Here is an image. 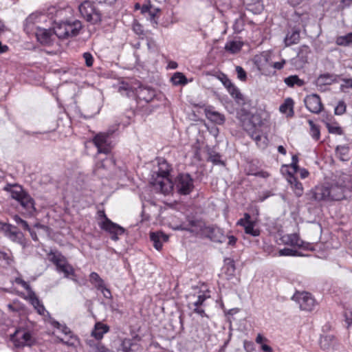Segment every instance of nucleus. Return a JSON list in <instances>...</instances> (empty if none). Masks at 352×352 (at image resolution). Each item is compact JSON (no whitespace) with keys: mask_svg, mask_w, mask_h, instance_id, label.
Segmentation results:
<instances>
[{"mask_svg":"<svg viewBox=\"0 0 352 352\" xmlns=\"http://www.w3.org/2000/svg\"><path fill=\"white\" fill-rule=\"evenodd\" d=\"M3 190L10 194L11 198L16 200L20 205L21 212L28 216L32 217L36 212L35 201L30 195L17 184H7Z\"/></svg>","mask_w":352,"mask_h":352,"instance_id":"f257e3e1","label":"nucleus"},{"mask_svg":"<svg viewBox=\"0 0 352 352\" xmlns=\"http://www.w3.org/2000/svg\"><path fill=\"white\" fill-rule=\"evenodd\" d=\"M170 170V166L165 160H160L158 170L155 171L157 177L152 179L151 184L164 195L170 193L173 188V182L168 178Z\"/></svg>","mask_w":352,"mask_h":352,"instance_id":"f03ea898","label":"nucleus"},{"mask_svg":"<svg viewBox=\"0 0 352 352\" xmlns=\"http://www.w3.org/2000/svg\"><path fill=\"white\" fill-rule=\"evenodd\" d=\"M243 129L249 134H253L262 125L261 117L257 113H251L245 107H242L237 113Z\"/></svg>","mask_w":352,"mask_h":352,"instance_id":"7ed1b4c3","label":"nucleus"},{"mask_svg":"<svg viewBox=\"0 0 352 352\" xmlns=\"http://www.w3.org/2000/svg\"><path fill=\"white\" fill-rule=\"evenodd\" d=\"M47 256L49 261L55 265L56 270L64 274L65 278H69V276H75L74 267L60 252L51 250L47 253Z\"/></svg>","mask_w":352,"mask_h":352,"instance_id":"20e7f679","label":"nucleus"},{"mask_svg":"<svg viewBox=\"0 0 352 352\" xmlns=\"http://www.w3.org/2000/svg\"><path fill=\"white\" fill-rule=\"evenodd\" d=\"M80 16L91 24H97L102 21V14L93 1L85 0L78 6Z\"/></svg>","mask_w":352,"mask_h":352,"instance_id":"39448f33","label":"nucleus"},{"mask_svg":"<svg viewBox=\"0 0 352 352\" xmlns=\"http://www.w3.org/2000/svg\"><path fill=\"white\" fill-rule=\"evenodd\" d=\"M98 215L100 218L104 219V220L100 224L101 229L108 232L111 235V239L113 241H118L119 239L118 236L123 234L125 232V229L118 224L111 221L107 217L104 211H98Z\"/></svg>","mask_w":352,"mask_h":352,"instance_id":"423d86ee","label":"nucleus"},{"mask_svg":"<svg viewBox=\"0 0 352 352\" xmlns=\"http://www.w3.org/2000/svg\"><path fill=\"white\" fill-rule=\"evenodd\" d=\"M173 186L180 195H189L194 188L193 179L189 174L181 173L177 176Z\"/></svg>","mask_w":352,"mask_h":352,"instance_id":"0eeeda50","label":"nucleus"},{"mask_svg":"<svg viewBox=\"0 0 352 352\" xmlns=\"http://www.w3.org/2000/svg\"><path fill=\"white\" fill-rule=\"evenodd\" d=\"M292 299L296 301L299 305L300 309L303 311H311L316 306V300L309 292H296Z\"/></svg>","mask_w":352,"mask_h":352,"instance_id":"6e6552de","label":"nucleus"},{"mask_svg":"<svg viewBox=\"0 0 352 352\" xmlns=\"http://www.w3.org/2000/svg\"><path fill=\"white\" fill-rule=\"evenodd\" d=\"M115 168V160L110 157H106L104 159H101L96 164V168L94 169V173L102 177H111V174L110 171Z\"/></svg>","mask_w":352,"mask_h":352,"instance_id":"1a4fd4ad","label":"nucleus"},{"mask_svg":"<svg viewBox=\"0 0 352 352\" xmlns=\"http://www.w3.org/2000/svg\"><path fill=\"white\" fill-rule=\"evenodd\" d=\"M352 185L335 184L331 185L329 188V201H340L346 198V193L351 191Z\"/></svg>","mask_w":352,"mask_h":352,"instance_id":"9d476101","label":"nucleus"},{"mask_svg":"<svg viewBox=\"0 0 352 352\" xmlns=\"http://www.w3.org/2000/svg\"><path fill=\"white\" fill-rule=\"evenodd\" d=\"M306 108L311 113L318 114L322 111L323 105L318 94H313L307 96L304 99Z\"/></svg>","mask_w":352,"mask_h":352,"instance_id":"9b49d317","label":"nucleus"},{"mask_svg":"<svg viewBox=\"0 0 352 352\" xmlns=\"http://www.w3.org/2000/svg\"><path fill=\"white\" fill-rule=\"evenodd\" d=\"M1 229L10 240L21 245H24L25 239L23 234L16 226L10 223H4Z\"/></svg>","mask_w":352,"mask_h":352,"instance_id":"f8f14e48","label":"nucleus"},{"mask_svg":"<svg viewBox=\"0 0 352 352\" xmlns=\"http://www.w3.org/2000/svg\"><path fill=\"white\" fill-rule=\"evenodd\" d=\"M11 340L16 346L20 347L25 345L30 346L33 343L32 335L28 331H16L11 336Z\"/></svg>","mask_w":352,"mask_h":352,"instance_id":"ddd939ff","label":"nucleus"},{"mask_svg":"<svg viewBox=\"0 0 352 352\" xmlns=\"http://www.w3.org/2000/svg\"><path fill=\"white\" fill-rule=\"evenodd\" d=\"M109 136L105 133L97 134L94 138V143L98 148V153L108 154L111 152V148L108 143Z\"/></svg>","mask_w":352,"mask_h":352,"instance_id":"4468645a","label":"nucleus"},{"mask_svg":"<svg viewBox=\"0 0 352 352\" xmlns=\"http://www.w3.org/2000/svg\"><path fill=\"white\" fill-rule=\"evenodd\" d=\"M309 199L314 201H329V188L328 186H318L311 190Z\"/></svg>","mask_w":352,"mask_h":352,"instance_id":"2eb2a0df","label":"nucleus"},{"mask_svg":"<svg viewBox=\"0 0 352 352\" xmlns=\"http://www.w3.org/2000/svg\"><path fill=\"white\" fill-rule=\"evenodd\" d=\"M206 232L207 237L213 242L223 243L226 241V236L223 230L217 226H208L206 228Z\"/></svg>","mask_w":352,"mask_h":352,"instance_id":"dca6fc26","label":"nucleus"},{"mask_svg":"<svg viewBox=\"0 0 352 352\" xmlns=\"http://www.w3.org/2000/svg\"><path fill=\"white\" fill-rule=\"evenodd\" d=\"M118 352H141L140 345L129 338L122 340L117 349Z\"/></svg>","mask_w":352,"mask_h":352,"instance_id":"f3484780","label":"nucleus"},{"mask_svg":"<svg viewBox=\"0 0 352 352\" xmlns=\"http://www.w3.org/2000/svg\"><path fill=\"white\" fill-rule=\"evenodd\" d=\"M66 27V33L67 37H74L79 34L80 30L82 28V23L79 20H74V21H65Z\"/></svg>","mask_w":352,"mask_h":352,"instance_id":"a211bd4d","label":"nucleus"},{"mask_svg":"<svg viewBox=\"0 0 352 352\" xmlns=\"http://www.w3.org/2000/svg\"><path fill=\"white\" fill-rule=\"evenodd\" d=\"M206 118L211 122L217 124H223L225 122V116L214 110L212 107H208L204 110Z\"/></svg>","mask_w":352,"mask_h":352,"instance_id":"6ab92c4d","label":"nucleus"},{"mask_svg":"<svg viewBox=\"0 0 352 352\" xmlns=\"http://www.w3.org/2000/svg\"><path fill=\"white\" fill-rule=\"evenodd\" d=\"M35 34L37 40L41 44L49 45L52 43L53 32L51 30L38 28Z\"/></svg>","mask_w":352,"mask_h":352,"instance_id":"aec40b11","label":"nucleus"},{"mask_svg":"<svg viewBox=\"0 0 352 352\" xmlns=\"http://www.w3.org/2000/svg\"><path fill=\"white\" fill-rule=\"evenodd\" d=\"M25 299L29 300L40 315H44L45 309L33 290L28 293V296Z\"/></svg>","mask_w":352,"mask_h":352,"instance_id":"412c9836","label":"nucleus"},{"mask_svg":"<svg viewBox=\"0 0 352 352\" xmlns=\"http://www.w3.org/2000/svg\"><path fill=\"white\" fill-rule=\"evenodd\" d=\"M141 12L142 14L148 13L150 17V21L152 23L157 25V13L160 12V9L156 8L148 2L146 4H144L141 8Z\"/></svg>","mask_w":352,"mask_h":352,"instance_id":"4be33fe9","label":"nucleus"},{"mask_svg":"<svg viewBox=\"0 0 352 352\" xmlns=\"http://www.w3.org/2000/svg\"><path fill=\"white\" fill-rule=\"evenodd\" d=\"M151 241L153 243V246L157 250H160L162 248L163 242H166L168 239V236L162 232H151L150 234Z\"/></svg>","mask_w":352,"mask_h":352,"instance_id":"5701e85b","label":"nucleus"},{"mask_svg":"<svg viewBox=\"0 0 352 352\" xmlns=\"http://www.w3.org/2000/svg\"><path fill=\"white\" fill-rule=\"evenodd\" d=\"M137 96L140 100L149 102L155 98V91L150 87H141L137 91Z\"/></svg>","mask_w":352,"mask_h":352,"instance_id":"b1692460","label":"nucleus"},{"mask_svg":"<svg viewBox=\"0 0 352 352\" xmlns=\"http://www.w3.org/2000/svg\"><path fill=\"white\" fill-rule=\"evenodd\" d=\"M232 96V97L236 100V103L239 105H245V98L243 94L240 92L239 89L232 82L230 86L226 88Z\"/></svg>","mask_w":352,"mask_h":352,"instance_id":"393cba45","label":"nucleus"},{"mask_svg":"<svg viewBox=\"0 0 352 352\" xmlns=\"http://www.w3.org/2000/svg\"><path fill=\"white\" fill-rule=\"evenodd\" d=\"M109 330V326L104 324L101 322H97L95 324L94 329L91 332V336H94L97 342L102 338L103 335L108 332Z\"/></svg>","mask_w":352,"mask_h":352,"instance_id":"a878e982","label":"nucleus"},{"mask_svg":"<svg viewBox=\"0 0 352 352\" xmlns=\"http://www.w3.org/2000/svg\"><path fill=\"white\" fill-rule=\"evenodd\" d=\"M287 181L291 184L292 188L294 189L296 196L298 197H301L303 193L302 184L298 182L297 178L291 173H289Z\"/></svg>","mask_w":352,"mask_h":352,"instance_id":"bb28decb","label":"nucleus"},{"mask_svg":"<svg viewBox=\"0 0 352 352\" xmlns=\"http://www.w3.org/2000/svg\"><path fill=\"white\" fill-rule=\"evenodd\" d=\"M246 6L247 10L252 12L253 13H259L263 9V6L261 0H243Z\"/></svg>","mask_w":352,"mask_h":352,"instance_id":"cd10ccee","label":"nucleus"},{"mask_svg":"<svg viewBox=\"0 0 352 352\" xmlns=\"http://www.w3.org/2000/svg\"><path fill=\"white\" fill-rule=\"evenodd\" d=\"M336 81V76L329 73L320 74L316 80L317 86L329 85Z\"/></svg>","mask_w":352,"mask_h":352,"instance_id":"c85d7f7f","label":"nucleus"},{"mask_svg":"<svg viewBox=\"0 0 352 352\" xmlns=\"http://www.w3.org/2000/svg\"><path fill=\"white\" fill-rule=\"evenodd\" d=\"M300 40V30L293 29L292 32H289L286 35L284 42L286 46H290L296 44Z\"/></svg>","mask_w":352,"mask_h":352,"instance_id":"c756f323","label":"nucleus"},{"mask_svg":"<svg viewBox=\"0 0 352 352\" xmlns=\"http://www.w3.org/2000/svg\"><path fill=\"white\" fill-rule=\"evenodd\" d=\"M282 241L284 244L296 247L300 243V237L297 234H286L282 237Z\"/></svg>","mask_w":352,"mask_h":352,"instance_id":"7c9ffc66","label":"nucleus"},{"mask_svg":"<svg viewBox=\"0 0 352 352\" xmlns=\"http://www.w3.org/2000/svg\"><path fill=\"white\" fill-rule=\"evenodd\" d=\"M238 224L244 227L245 232L246 234H250V235H252L253 236H259L260 230H258V229H254V222L253 223H248V222L247 223H243V219H240L238 221Z\"/></svg>","mask_w":352,"mask_h":352,"instance_id":"2f4dec72","label":"nucleus"},{"mask_svg":"<svg viewBox=\"0 0 352 352\" xmlns=\"http://www.w3.org/2000/svg\"><path fill=\"white\" fill-rule=\"evenodd\" d=\"M249 135L256 142V144L261 148H264L267 146V138L261 135V132L259 129L254 132L253 134Z\"/></svg>","mask_w":352,"mask_h":352,"instance_id":"473e14b6","label":"nucleus"},{"mask_svg":"<svg viewBox=\"0 0 352 352\" xmlns=\"http://www.w3.org/2000/svg\"><path fill=\"white\" fill-rule=\"evenodd\" d=\"M284 82L289 87H294L295 85L302 87L305 85V81L300 79L296 75H292L285 78Z\"/></svg>","mask_w":352,"mask_h":352,"instance_id":"72a5a7b5","label":"nucleus"},{"mask_svg":"<svg viewBox=\"0 0 352 352\" xmlns=\"http://www.w3.org/2000/svg\"><path fill=\"white\" fill-rule=\"evenodd\" d=\"M243 46V43L241 41H232L228 42L225 45V50L232 54L239 52Z\"/></svg>","mask_w":352,"mask_h":352,"instance_id":"f704fd0d","label":"nucleus"},{"mask_svg":"<svg viewBox=\"0 0 352 352\" xmlns=\"http://www.w3.org/2000/svg\"><path fill=\"white\" fill-rule=\"evenodd\" d=\"M294 101L292 98H287L284 103L280 106V111L287 113L289 111L288 116H292L294 114L293 110Z\"/></svg>","mask_w":352,"mask_h":352,"instance_id":"c9c22d12","label":"nucleus"},{"mask_svg":"<svg viewBox=\"0 0 352 352\" xmlns=\"http://www.w3.org/2000/svg\"><path fill=\"white\" fill-rule=\"evenodd\" d=\"M335 337L333 335H327L321 338L320 344L322 349L324 350L329 349L331 346L335 344Z\"/></svg>","mask_w":352,"mask_h":352,"instance_id":"e433bc0d","label":"nucleus"},{"mask_svg":"<svg viewBox=\"0 0 352 352\" xmlns=\"http://www.w3.org/2000/svg\"><path fill=\"white\" fill-rule=\"evenodd\" d=\"M201 227V222L197 219H188L187 224L182 229L184 230L193 232L200 229Z\"/></svg>","mask_w":352,"mask_h":352,"instance_id":"4c0bfd02","label":"nucleus"},{"mask_svg":"<svg viewBox=\"0 0 352 352\" xmlns=\"http://www.w3.org/2000/svg\"><path fill=\"white\" fill-rule=\"evenodd\" d=\"M171 81L175 85H184L187 83V78L182 73L176 72L172 76Z\"/></svg>","mask_w":352,"mask_h":352,"instance_id":"58836bf2","label":"nucleus"},{"mask_svg":"<svg viewBox=\"0 0 352 352\" xmlns=\"http://www.w3.org/2000/svg\"><path fill=\"white\" fill-rule=\"evenodd\" d=\"M221 155L215 151H210L208 153V160L212 162L215 165H224L223 162L221 160Z\"/></svg>","mask_w":352,"mask_h":352,"instance_id":"ea45409f","label":"nucleus"},{"mask_svg":"<svg viewBox=\"0 0 352 352\" xmlns=\"http://www.w3.org/2000/svg\"><path fill=\"white\" fill-rule=\"evenodd\" d=\"M65 21L60 23L55 29L54 34L60 38H67Z\"/></svg>","mask_w":352,"mask_h":352,"instance_id":"a19ab883","label":"nucleus"},{"mask_svg":"<svg viewBox=\"0 0 352 352\" xmlns=\"http://www.w3.org/2000/svg\"><path fill=\"white\" fill-rule=\"evenodd\" d=\"M279 256H302L303 254L296 250L285 248L278 252Z\"/></svg>","mask_w":352,"mask_h":352,"instance_id":"79ce46f5","label":"nucleus"},{"mask_svg":"<svg viewBox=\"0 0 352 352\" xmlns=\"http://www.w3.org/2000/svg\"><path fill=\"white\" fill-rule=\"evenodd\" d=\"M36 18V16L31 14L30 15L24 22V30L27 33H30L33 30V26L34 24V20Z\"/></svg>","mask_w":352,"mask_h":352,"instance_id":"37998d69","label":"nucleus"},{"mask_svg":"<svg viewBox=\"0 0 352 352\" xmlns=\"http://www.w3.org/2000/svg\"><path fill=\"white\" fill-rule=\"evenodd\" d=\"M209 298L205 294H200L197 296V300L195 302H190L188 304V307L189 309H192V307H202L204 305L205 300Z\"/></svg>","mask_w":352,"mask_h":352,"instance_id":"c03bdc74","label":"nucleus"},{"mask_svg":"<svg viewBox=\"0 0 352 352\" xmlns=\"http://www.w3.org/2000/svg\"><path fill=\"white\" fill-rule=\"evenodd\" d=\"M308 123L310 126V133L311 137L315 140H318L320 139V135L319 128L314 123L312 120H309Z\"/></svg>","mask_w":352,"mask_h":352,"instance_id":"a18cd8bd","label":"nucleus"},{"mask_svg":"<svg viewBox=\"0 0 352 352\" xmlns=\"http://www.w3.org/2000/svg\"><path fill=\"white\" fill-rule=\"evenodd\" d=\"M336 43L338 45L346 46L351 43L349 34H347L344 36H338L336 38Z\"/></svg>","mask_w":352,"mask_h":352,"instance_id":"49530a36","label":"nucleus"},{"mask_svg":"<svg viewBox=\"0 0 352 352\" xmlns=\"http://www.w3.org/2000/svg\"><path fill=\"white\" fill-rule=\"evenodd\" d=\"M13 219L17 225L21 226L24 230H30V228L28 222L22 219L19 215H14L13 217Z\"/></svg>","mask_w":352,"mask_h":352,"instance_id":"de8ad7c7","label":"nucleus"},{"mask_svg":"<svg viewBox=\"0 0 352 352\" xmlns=\"http://www.w3.org/2000/svg\"><path fill=\"white\" fill-rule=\"evenodd\" d=\"M326 126L330 133H335L338 135L342 134V129L339 126H332L329 122H326Z\"/></svg>","mask_w":352,"mask_h":352,"instance_id":"09e8293b","label":"nucleus"},{"mask_svg":"<svg viewBox=\"0 0 352 352\" xmlns=\"http://www.w3.org/2000/svg\"><path fill=\"white\" fill-rule=\"evenodd\" d=\"M90 280L93 283H97V288L104 284L102 279L99 276L96 272H91L90 274Z\"/></svg>","mask_w":352,"mask_h":352,"instance_id":"8fccbe9b","label":"nucleus"},{"mask_svg":"<svg viewBox=\"0 0 352 352\" xmlns=\"http://www.w3.org/2000/svg\"><path fill=\"white\" fill-rule=\"evenodd\" d=\"M346 104L344 101H340L335 107L334 113L336 115H342L346 111Z\"/></svg>","mask_w":352,"mask_h":352,"instance_id":"3c124183","label":"nucleus"},{"mask_svg":"<svg viewBox=\"0 0 352 352\" xmlns=\"http://www.w3.org/2000/svg\"><path fill=\"white\" fill-rule=\"evenodd\" d=\"M236 72L237 74V78L241 81H245L247 79V74L245 71L241 66L236 67Z\"/></svg>","mask_w":352,"mask_h":352,"instance_id":"603ef678","label":"nucleus"},{"mask_svg":"<svg viewBox=\"0 0 352 352\" xmlns=\"http://www.w3.org/2000/svg\"><path fill=\"white\" fill-rule=\"evenodd\" d=\"M133 30L138 35L144 36L145 34L142 25L137 21H135L133 24Z\"/></svg>","mask_w":352,"mask_h":352,"instance_id":"864d4df0","label":"nucleus"},{"mask_svg":"<svg viewBox=\"0 0 352 352\" xmlns=\"http://www.w3.org/2000/svg\"><path fill=\"white\" fill-rule=\"evenodd\" d=\"M218 79L223 83L224 87L227 88L228 86H230L232 82L228 78V76L224 74L223 73H220L217 76Z\"/></svg>","mask_w":352,"mask_h":352,"instance_id":"5fc2aeb1","label":"nucleus"},{"mask_svg":"<svg viewBox=\"0 0 352 352\" xmlns=\"http://www.w3.org/2000/svg\"><path fill=\"white\" fill-rule=\"evenodd\" d=\"M93 352H112L109 349H107L100 342H96L94 344Z\"/></svg>","mask_w":352,"mask_h":352,"instance_id":"6e6d98bb","label":"nucleus"},{"mask_svg":"<svg viewBox=\"0 0 352 352\" xmlns=\"http://www.w3.org/2000/svg\"><path fill=\"white\" fill-rule=\"evenodd\" d=\"M15 282L16 283L21 285L28 292V293L32 290L30 285L21 278H16L15 279Z\"/></svg>","mask_w":352,"mask_h":352,"instance_id":"4d7b16f0","label":"nucleus"},{"mask_svg":"<svg viewBox=\"0 0 352 352\" xmlns=\"http://www.w3.org/2000/svg\"><path fill=\"white\" fill-rule=\"evenodd\" d=\"M83 58L85 60V64L87 67H91L94 63V58L89 52H85L83 54Z\"/></svg>","mask_w":352,"mask_h":352,"instance_id":"13d9d810","label":"nucleus"},{"mask_svg":"<svg viewBox=\"0 0 352 352\" xmlns=\"http://www.w3.org/2000/svg\"><path fill=\"white\" fill-rule=\"evenodd\" d=\"M190 309L192 310L193 313L198 314L199 316H200L202 318L203 317L208 318V316L206 314L205 310L202 308V307H192V308Z\"/></svg>","mask_w":352,"mask_h":352,"instance_id":"bf43d9fd","label":"nucleus"},{"mask_svg":"<svg viewBox=\"0 0 352 352\" xmlns=\"http://www.w3.org/2000/svg\"><path fill=\"white\" fill-rule=\"evenodd\" d=\"M98 289L100 290V292L102 293L103 296L106 298H111V294L109 289L105 287L104 285L102 284V286H100L98 287Z\"/></svg>","mask_w":352,"mask_h":352,"instance_id":"052dcab7","label":"nucleus"},{"mask_svg":"<svg viewBox=\"0 0 352 352\" xmlns=\"http://www.w3.org/2000/svg\"><path fill=\"white\" fill-rule=\"evenodd\" d=\"M243 21L241 19H236L233 28L236 32H240L242 30Z\"/></svg>","mask_w":352,"mask_h":352,"instance_id":"680f3d73","label":"nucleus"},{"mask_svg":"<svg viewBox=\"0 0 352 352\" xmlns=\"http://www.w3.org/2000/svg\"><path fill=\"white\" fill-rule=\"evenodd\" d=\"M298 158L297 155H293L292 157L291 166L294 169V173H296L298 170Z\"/></svg>","mask_w":352,"mask_h":352,"instance_id":"e2e57ef3","label":"nucleus"},{"mask_svg":"<svg viewBox=\"0 0 352 352\" xmlns=\"http://www.w3.org/2000/svg\"><path fill=\"white\" fill-rule=\"evenodd\" d=\"M243 347L247 352H252L254 350V343L251 341L245 340Z\"/></svg>","mask_w":352,"mask_h":352,"instance_id":"0e129e2a","label":"nucleus"},{"mask_svg":"<svg viewBox=\"0 0 352 352\" xmlns=\"http://www.w3.org/2000/svg\"><path fill=\"white\" fill-rule=\"evenodd\" d=\"M296 247H298V248H302L305 250H312L311 248V244L309 243L305 242L302 240H301L300 239V243H298V245H297Z\"/></svg>","mask_w":352,"mask_h":352,"instance_id":"69168bd1","label":"nucleus"},{"mask_svg":"<svg viewBox=\"0 0 352 352\" xmlns=\"http://www.w3.org/2000/svg\"><path fill=\"white\" fill-rule=\"evenodd\" d=\"M226 238L228 239V244L229 245L234 246L236 244L237 239L234 236L230 235V236H226Z\"/></svg>","mask_w":352,"mask_h":352,"instance_id":"338daca9","label":"nucleus"},{"mask_svg":"<svg viewBox=\"0 0 352 352\" xmlns=\"http://www.w3.org/2000/svg\"><path fill=\"white\" fill-rule=\"evenodd\" d=\"M336 150L340 151L342 155H345L348 153V147L345 146H338Z\"/></svg>","mask_w":352,"mask_h":352,"instance_id":"774afa93","label":"nucleus"}]
</instances>
